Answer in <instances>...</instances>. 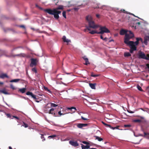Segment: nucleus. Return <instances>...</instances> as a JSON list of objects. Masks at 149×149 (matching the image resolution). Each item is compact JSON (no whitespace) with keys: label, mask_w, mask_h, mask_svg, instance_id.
I'll list each match as a JSON object with an SVG mask.
<instances>
[{"label":"nucleus","mask_w":149,"mask_h":149,"mask_svg":"<svg viewBox=\"0 0 149 149\" xmlns=\"http://www.w3.org/2000/svg\"><path fill=\"white\" fill-rule=\"evenodd\" d=\"M63 40L64 42H66L67 43L69 42L70 41H69L68 39H66L65 36H63Z\"/></svg>","instance_id":"b1692460"},{"label":"nucleus","mask_w":149,"mask_h":149,"mask_svg":"<svg viewBox=\"0 0 149 149\" xmlns=\"http://www.w3.org/2000/svg\"><path fill=\"white\" fill-rule=\"evenodd\" d=\"M120 34L121 35H125L124 41L125 40L127 37L129 39V40L134 37V35L132 32L131 31H127L124 29L121 30L120 31Z\"/></svg>","instance_id":"7ed1b4c3"},{"label":"nucleus","mask_w":149,"mask_h":149,"mask_svg":"<svg viewBox=\"0 0 149 149\" xmlns=\"http://www.w3.org/2000/svg\"><path fill=\"white\" fill-rule=\"evenodd\" d=\"M100 38L101 39H102V40H103L104 38H103V36L102 35V34H101V35H100Z\"/></svg>","instance_id":"5fc2aeb1"},{"label":"nucleus","mask_w":149,"mask_h":149,"mask_svg":"<svg viewBox=\"0 0 149 149\" xmlns=\"http://www.w3.org/2000/svg\"><path fill=\"white\" fill-rule=\"evenodd\" d=\"M147 134L146 133H144V135L145 136H146Z\"/></svg>","instance_id":"e2e57ef3"},{"label":"nucleus","mask_w":149,"mask_h":149,"mask_svg":"<svg viewBox=\"0 0 149 149\" xmlns=\"http://www.w3.org/2000/svg\"><path fill=\"white\" fill-rule=\"evenodd\" d=\"M119 127V126H117L116 127H113L111 126V127H110V128L112 129L113 130H114L115 129H118Z\"/></svg>","instance_id":"c756f323"},{"label":"nucleus","mask_w":149,"mask_h":149,"mask_svg":"<svg viewBox=\"0 0 149 149\" xmlns=\"http://www.w3.org/2000/svg\"><path fill=\"white\" fill-rule=\"evenodd\" d=\"M17 56H22L23 57H25L26 56L25 54L24 53L21 54H19L17 55Z\"/></svg>","instance_id":"c85d7f7f"},{"label":"nucleus","mask_w":149,"mask_h":149,"mask_svg":"<svg viewBox=\"0 0 149 149\" xmlns=\"http://www.w3.org/2000/svg\"><path fill=\"white\" fill-rule=\"evenodd\" d=\"M149 41V36H147L144 38V43L146 45H147L148 41Z\"/></svg>","instance_id":"f8f14e48"},{"label":"nucleus","mask_w":149,"mask_h":149,"mask_svg":"<svg viewBox=\"0 0 149 149\" xmlns=\"http://www.w3.org/2000/svg\"><path fill=\"white\" fill-rule=\"evenodd\" d=\"M96 16L97 17V18H99V16H100V15H98V14H97L96 15Z\"/></svg>","instance_id":"4d7b16f0"},{"label":"nucleus","mask_w":149,"mask_h":149,"mask_svg":"<svg viewBox=\"0 0 149 149\" xmlns=\"http://www.w3.org/2000/svg\"><path fill=\"white\" fill-rule=\"evenodd\" d=\"M63 6L60 5L58 7L53 9H45V11L50 15H53L54 17L56 19H58L59 17L58 15L61 13V11L58 10H63Z\"/></svg>","instance_id":"f257e3e1"},{"label":"nucleus","mask_w":149,"mask_h":149,"mask_svg":"<svg viewBox=\"0 0 149 149\" xmlns=\"http://www.w3.org/2000/svg\"><path fill=\"white\" fill-rule=\"evenodd\" d=\"M54 108H52L49 110L48 113L49 114H51L54 116H56L54 112Z\"/></svg>","instance_id":"4468645a"},{"label":"nucleus","mask_w":149,"mask_h":149,"mask_svg":"<svg viewBox=\"0 0 149 149\" xmlns=\"http://www.w3.org/2000/svg\"><path fill=\"white\" fill-rule=\"evenodd\" d=\"M88 27V26H86V29H85L84 30V32H86V31H87V30H88V29L87 28V27Z\"/></svg>","instance_id":"3c124183"},{"label":"nucleus","mask_w":149,"mask_h":149,"mask_svg":"<svg viewBox=\"0 0 149 149\" xmlns=\"http://www.w3.org/2000/svg\"><path fill=\"white\" fill-rule=\"evenodd\" d=\"M44 89L45 91H47V92H48L50 93H51V91H50V90H49L48 89V88L47 87H44Z\"/></svg>","instance_id":"2f4dec72"},{"label":"nucleus","mask_w":149,"mask_h":149,"mask_svg":"<svg viewBox=\"0 0 149 149\" xmlns=\"http://www.w3.org/2000/svg\"><path fill=\"white\" fill-rule=\"evenodd\" d=\"M86 19L88 24V27H87L88 31H90L91 28H92L93 29H96L98 28L99 27V25L96 24L95 23L94 21L93 20L91 16L88 15L86 16Z\"/></svg>","instance_id":"f03ea898"},{"label":"nucleus","mask_w":149,"mask_h":149,"mask_svg":"<svg viewBox=\"0 0 149 149\" xmlns=\"http://www.w3.org/2000/svg\"><path fill=\"white\" fill-rule=\"evenodd\" d=\"M36 102H39V101L38 100H36Z\"/></svg>","instance_id":"0e129e2a"},{"label":"nucleus","mask_w":149,"mask_h":149,"mask_svg":"<svg viewBox=\"0 0 149 149\" xmlns=\"http://www.w3.org/2000/svg\"><path fill=\"white\" fill-rule=\"evenodd\" d=\"M131 126V125H124L125 127H129Z\"/></svg>","instance_id":"ea45409f"},{"label":"nucleus","mask_w":149,"mask_h":149,"mask_svg":"<svg viewBox=\"0 0 149 149\" xmlns=\"http://www.w3.org/2000/svg\"><path fill=\"white\" fill-rule=\"evenodd\" d=\"M58 114L60 116H61V115H64L65 114V113H64V112H63V113H61V111H59L58 112Z\"/></svg>","instance_id":"473e14b6"},{"label":"nucleus","mask_w":149,"mask_h":149,"mask_svg":"<svg viewBox=\"0 0 149 149\" xmlns=\"http://www.w3.org/2000/svg\"><path fill=\"white\" fill-rule=\"evenodd\" d=\"M90 31L89 32V33L92 34H94L95 33L98 34V33L99 32L97 31L96 30H93L92 31Z\"/></svg>","instance_id":"6ab92c4d"},{"label":"nucleus","mask_w":149,"mask_h":149,"mask_svg":"<svg viewBox=\"0 0 149 149\" xmlns=\"http://www.w3.org/2000/svg\"><path fill=\"white\" fill-rule=\"evenodd\" d=\"M138 57L139 58H142L146 60L149 59V58L146 57L145 54L141 51L139 52Z\"/></svg>","instance_id":"423d86ee"},{"label":"nucleus","mask_w":149,"mask_h":149,"mask_svg":"<svg viewBox=\"0 0 149 149\" xmlns=\"http://www.w3.org/2000/svg\"><path fill=\"white\" fill-rule=\"evenodd\" d=\"M41 138L42 139V141H44L45 140V138H44V135L43 134H42L41 135Z\"/></svg>","instance_id":"a19ab883"},{"label":"nucleus","mask_w":149,"mask_h":149,"mask_svg":"<svg viewBox=\"0 0 149 149\" xmlns=\"http://www.w3.org/2000/svg\"><path fill=\"white\" fill-rule=\"evenodd\" d=\"M88 125V124L79 123L77 125V127L78 128H81L83 127L86 126Z\"/></svg>","instance_id":"9b49d317"},{"label":"nucleus","mask_w":149,"mask_h":149,"mask_svg":"<svg viewBox=\"0 0 149 149\" xmlns=\"http://www.w3.org/2000/svg\"><path fill=\"white\" fill-rule=\"evenodd\" d=\"M32 70L33 72H35V73H36L37 72V70L35 68H33Z\"/></svg>","instance_id":"c03bdc74"},{"label":"nucleus","mask_w":149,"mask_h":149,"mask_svg":"<svg viewBox=\"0 0 149 149\" xmlns=\"http://www.w3.org/2000/svg\"><path fill=\"white\" fill-rule=\"evenodd\" d=\"M94 137L95 138V140H97L99 141H101L103 140V139L98 136H95Z\"/></svg>","instance_id":"a211bd4d"},{"label":"nucleus","mask_w":149,"mask_h":149,"mask_svg":"<svg viewBox=\"0 0 149 149\" xmlns=\"http://www.w3.org/2000/svg\"><path fill=\"white\" fill-rule=\"evenodd\" d=\"M83 58L86 61V63L85 64V65H87L90 64L88 58H87L86 56L83 57Z\"/></svg>","instance_id":"ddd939ff"},{"label":"nucleus","mask_w":149,"mask_h":149,"mask_svg":"<svg viewBox=\"0 0 149 149\" xmlns=\"http://www.w3.org/2000/svg\"><path fill=\"white\" fill-rule=\"evenodd\" d=\"M82 143L84 144H87V145L89 144V143L88 142H86V141H84Z\"/></svg>","instance_id":"de8ad7c7"},{"label":"nucleus","mask_w":149,"mask_h":149,"mask_svg":"<svg viewBox=\"0 0 149 149\" xmlns=\"http://www.w3.org/2000/svg\"><path fill=\"white\" fill-rule=\"evenodd\" d=\"M82 149H88L90 148V146L89 145L85 146L82 144H81Z\"/></svg>","instance_id":"f3484780"},{"label":"nucleus","mask_w":149,"mask_h":149,"mask_svg":"<svg viewBox=\"0 0 149 149\" xmlns=\"http://www.w3.org/2000/svg\"><path fill=\"white\" fill-rule=\"evenodd\" d=\"M26 90V88H22L20 89L19 91L21 93H23L25 92Z\"/></svg>","instance_id":"4be33fe9"},{"label":"nucleus","mask_w":149,"mask_h":149,"mask_svg":"<svg viewBox=\"0 0 149 149\" xmlns=\"http://www.w3.org/2000/svg\"><path fill=\"white\" fill-rule=\"evenodd\" d=\"M53 1H54V3H55L56 5L57 4V3L58 2V0H52Z\"/></svg>","instance_id":"a18cd8bd"},{"label":"nucleus","mask_w":149,"mask_h":149,"mask_svg":"<svg viewBox=\"0 0 149 149\" xmlns=\"http://www.w3.org/2000/svg\"><path fill=\"white\" fill-rule=\"evenodd\" d=\"M71 111H74V110H71Z\"/></svg>","instance_id":"774afa93"},{"label":"nucleus","mask_w":149,"mask_h":149,"mask_svg":"<svg viewBox=\"0 0 149 149\" xmlns=\"http://www.w3.org/2000/svg\"><path fill=\"white\" fill-rule=\"evenodd\" d=\"M23 126H24L25 127H28V125L24 122H23Z\"/></svg>","instance_id":"4c0bfd02"},{"label":"nucleus","mask_w":149,"mask_h":149,"mask_svg":"<svg viewBox=\"0 0 149 149\" xmlns=\"http://www.w3.org/2000/svg\"><path fill=\"white\" fill-rule=\"evenodd\" d=\"M89 149H97L96 148H90Z\"/></svg>","instance_id":"680f3d73"},{"label":"nucleus","mask_w":149,"mask_h":149,"mask_svg":"<svg viewBox=\"0 0 149 149\" xmlns=\"http://www.w3.org/2000/svg\"><path fill=\"white\" fill-rule=\"evenodd\" d=\"M31 63L30 66L31 67H33V65H36V64L37 59L32 58L31 59Z\"/></svg>","instance_id":"0eeeda50"},{"label":"nucleus","mask_w":149,"mask_h":149,"mask_svg":"<svg viewBox=\"0 0 149 149\" xmlns=\"http://www.w3.org/2000/svg\"><path fill=\"white\" fill-rule=\"evenodd\" d=\"M81 118L82 119H83V120H88L87 118H85L84 117H83L82 116H81Z\"/></svg>","instance_id":"09e8293b"},{"label":"nucleus","mask_w":149,"mask_h":149,"mask_svg":"<svg viewBox=\"0 0 149 149\" xmlns=\"http://www.w3.org/2000/svg\"><path fill=\"white\" fill-rule=\"evenodd\" d=\"M107 38L106 37H105V38H104V39L103 40H104L105 41H107Z\"/></svg>","instance_id":"864d4df0"},{"label":"nucleus","mask_w":149,"mask_h":149,"mask_svg":"<svg viewBox=\"0 0 149 149\" xmlns=\"http://www.w3.org/2000/svg\"><path fill=\"white\" fill-rule=\"evenodd\" d=\"M113 41V40H111L110 41V42H111V41Z\"/></svg>","instance_id":"69168bd1"},{"label":"nucleus","mask_w":149,"mask_h":149,"mask_svg":"<svg viewBox=\"0 0 149 149\" xmlns=\"http://www.w3.org/2000/svg\"><path fill=\"white\" fill-rule=\"evenodd\" d=\"M136 41L135 42H133L134 43L133 45L135 46L137 45L139 43V41H141V42H142V39L141 38H136Z\"/></svg>","instance_id":"9d476101"},{"label":"nucleus","mask_w":149,"mask_h":149,"mask_svg":"<svg viewBox=\"0 0 149 149\" xmlns=\"http://www.w3.org/2000/svg\"><path fill=\"white\" fill-rule=\"evenodd\" d=\"M12 117H13V118H15V119H16L17 120H19V118L18 117H17V116H12Z\"/></svg>","instance_id":"37998d69"},{"label":"nucleus","mask_w":149,"mask_h":149,"mask_svg":"<svg viewBox=\"0 0 149 149\" xmlns=\"http://www.w3.org/2000/svg\"><path fill=\"white\" fill-rule=\"evenodd\" d=\"M125 40L124 41V43L130 47V52L131 53H132L134 51L136 50V47L133 45V41H129V39L127 37L126 38Z\"/></svg>","instance_id":"20e7f679"},{"label":"nucleus","mask_w":149,"mask_h":149,"mask_svg":"<svg viewBox=\"0 0 149 149\" xmlns=\"http://www.w3.org/2000/svg\"><path fill=\"white\" fill-rule=\"evenodd\" d=\"M127 111L128 112L130 113H134V111H132L130 110H127Z\"/></svg>","instance_id":"8fccbe9b"},{"label":"nucleus","mask_w":149,"mask_h":149,"mask_svg":"<svg viewBox=\"0 0 149 149\" xmlns=\"http://www.w3.org/2000/svg\"><path fill=\"white\" fill-rule=\"evenodd\" d=\"M2 93L5 94H8V93L6 92L5 89H3V90H0V93Z\"/></svg>","instance_id":"412c9836"},{"label":"nucleus","mask_w":149,"mask_h":149,"mask_svg":"<svg viewBox=\"0 0 149 149\" xmlns=\"http://www.w3.org/2000/svg\"><path fill=\"white\" fill-rule=\"evenodd\" d=\"M62 15L65 18H66V12L65 11H63L62 13Z\"/></svg>","instance_id":"72a5a7b5"},{"label":"nucleus","mask_w":149,"mask_h":149,"mask_svg":"<svg viewBox=\"0 0 149 149\" xmlns=\"http://www.w3.org/2000/svg\"><path fill=\"white\" fill-rule=\"evenodd\" d=\"M135 122H139L140 121V120L139 119L136 120H134Z\"/></svg>","instance_id":"603ef678"},{"label":"nucleus","mask_w":149,"mask_h":149,"mask_svg":"<svg viewBox=\"0 0 149 149\" xmlns=\"http://www.w3.org/2000/svg\"><path fill=\"white\" fill-rule=\"evenodd\" d=\"M121 10L122 12H123L124 13H125V12H126V11L125 10H124V9H123L122 10Z\"/></svg>","instance_id":"6e6d98bb"},{"label":"nucleus","mask_w":149,"mask_h":149,"mask_svg":"<svg viewBox=\"0 0 149 149\" xmlns=\"http://www.w3.org/2000/svg\"><path fill=\"white\" fill-rule=\"evenodd\" d=\"M67 109L68 110H72V109L74 110V111H72V112H74L76 110V108L74 107H71L67 108Z\"/></svg>","instance_id":"aec40b11"},{"label":"nucleus","mask_w":149,"mask_h":149,"mask_svg":"<svg viewBox=\"0 0 149 149\" xmlns=\"http://www.w3.org/2000/svg\"><path fill=\"white\" fill-rule=\"evenodd\" d=\"M137 24H138V25H140V22H138L137 23Z\"/></svg>","instance_id":"bf43d9fd"},{"label":"nucleus","mask_w":149,"mask_h":149,"mask_svg":"<svg viewBox=\"0 0 149 149\" xmlns=\"http://www.w3.org/2000/svg\"><path fill=\"white\" fill-rule=\"evenodd\" d=\"M138 17V18H139V19H141L143 20L142 19H141V18H139V17Z\"/></svg>","instance_id":"338daca9"},{"label":"nucleus","mask_w":149,"mask_h":149,"mask_svg":"<svg viewBox=\"0 0 149 149\" xmlns=\"http://www.w3.org/2000/svg\"><path fill=\"white\" fill-rule=\"evenodd\" d=\"M81 5H79L76 7H75L73 8V9L75 11H78L79 9L80 8V7L81 6Z\"/></svg>","instance_id":"bb28decb"},{"label":"nucleus","mask_w":149,"mask_h":149,"mask_svg":"<svg viewBox=\"0 0 149 149\" xmlns=\"http://www.w3.org/2000/svg\"><path fill=\"white\" fill-rule=\"evenodd\" d=\"M20 80V79H15L12 80L10 81V82H18Z\"/></svg>","instance_id":"a878e982"},{"label":"nucleus","mask_w":149,"mask_h":149,"mask_svg":"<svg viewBox=\"0 0 149 149\" xmlns=\"http://www.w3.org/2000/svg\"><path fill=\"white\" fill-rule=\"evenodd\" d=\"M91 76L92 77H95L99 76L98 75L94 74L93 72L91 73Z\"/></svg>","instance_id":"c9c22d12"},{"label":"nucleus","mask_w":149,"mask_h":149,"mask_svg":"<svg viewBox=\"0 0 149 149\" xmlns=\"http://www.w3.org/2000/svg\"><path fill=\"white\" fill-rule=\"evenodd\" d=\"M137 88L139 91H143V90L142 89L141 87H140L138 85L137 86Z\"/></svg>","instance_id":"f704fd0d"},{"label":"nucleus","mask_w":149,"mask_h":149,"mask_svg":"<svg viewBox=\"0 0 149 149\" xmlns=\"http://www.w3.org/2000/svg\"><path fill=\"white\" fill-rule=\"evenodd\" d=\"M7 116L8 118H10L11 119H13V117L11 116V115L9 113H8L7 114Z\"/></svg>","instance_id":"58836bf2"},{"label":"nucleus","mask_w":149,"mask_h":149,"mask_svg":"<svg viewBox=\"0 0 149 149\" xmlns=\"http://www.w3.org/2000/svg\"><path fill=\"white\" fill-rule=\"evenodd\" d=\"M26 95H30L32 98L35 100H36L37 99L36 97V96L33 94V93L30 91H28L26 93Z\"/></svg>","instance_id":"6e6552de"},{"label":"nucleus","mask_w":149,"mask_h":149,"mask_svg":"<svg viewBox=\"0 0 149 149\" xmlns=\"http://www.w3.org/2000/svg\"><path fill=\"white\" fill-rule=\"evenodd\" d=\"M57 105L55 104L54 103H51V107H55L57 106Z\"/></svg>","instance_id":"7c9ffc66"},{"label":"nucleus","mask_w":149,"mask_h":149,"mask_svg":"<svg viewBox=\"0 0 149 149\" xmlns=\"http://www.w3.org/2000/svg\"><path fill=\"white\" fill-rule=\"evenodd\" d=\"M10 87L13 90H14L15 89V87L12 84H11L10 85Z\"/></svg>","instance_id":"79ce46f5"},{"label":"nucleus","mask_w":149,"mask_h":149,"mask_svg":"<svg viewBox=\"0 0 149 149\" xmlns=\"http://www.w3.org/2000/svg\"><path fill=\"white\" fill-rule=\"evenodd\" d=\"M5 77L8 78V77L6 74H2L0 75V78L4 79Z\"/></svg>","instance_id":"dca6fc26"},{"label":"nucleus","mask_w":149,"mask_h":149,"mask_svg":"<svg viewBox=\"0 0 149 149\" xmlns=\"http://www.w3.org/2000/svg\"><path fill=\"white\" fill-rule=\"evenodd\" d=\"M56 135H51L50 136H49L48 137V138H54V137H56Z\"/></svg>","instance_id":"e433bc0d"},{"label":"nucleus","mask_w":149,"mask_h":149,"mask_svg":"<svg viewBox=\"0 0 149 149\" xmlns=\"http://www.w3.org/2000/svg\"><path fill=\"white\" fill-rule=\"evenodd\" d=\"M100 31L98 33V34H103L104 33H109L110 32L109 30L105 26H100L99 29Z\"/></svg>","instance_id":"39448f33"},{"label":"nucleus","mask_w":149,"mask_h":149,"mask_svg":"<svg viewBox=\"0 0 149 149\" xmlns=\"http://www.w3.org/2000/svg\"><path fill=\"white\" fill-rule=\"evenodd\" d=\"M36 7H39L40 9H42V8H41L40 7H39V6L37 5H36Z\"/></svg>","instance_id":"13d9d810"},{"label":"nucleus","mask_w":149,"mask_h":149,"mask_svg":"<svg viewBox=\"0 0 149 149\" xmlns=\"http://www.w3.org/2000/svg\"><path fill=\"white\" fill-rule=\"evenodd\" d=\"M19 26V27H20V28H23L24 29H25V26L24 25H20V26Z\"/></svg>","instance_id":"49530a36"},{"label":"nucleus","mask_w":149,"mask_h":149,"mask_svg":"<svg viewBox=\"0 0 149 149\" xmlns=\"http://www.w3.org/2000/svg\"><path fill=\"white\" fill-rule=\"evenodd\" d=\"M69 143L73 146L76 147L79 146V144L77 141H69Z\"/></svg>","instance_id":"1a4fd4ad"},{"label":"nucleus","mask_w":149,"mask_h":149,"mask_svg":"<svg viewBox=\"0 0 149 149\" xmlns=\"http://www.w3.org/2000/svg\"><path fill=\"white\" fill-rule=\"evenodd\" d=\"M93 7L94 9L102 8L101 7H100V4H96L95 6H93Z\"/></svg>","instance_id":"393cba45"},{"label":"nucleus","mask_w":149,"mask_h":149,"mask_svg":"<svg viewBox=\"0 0 149 149\" xmlns=\"http://www.w3.org/2000/svg\"><path fill=\"white\" fill-rule=\"evenodd\" d=\"M102 124L104 125L106 127H109L110 128V127H111V126L109 124H107V123H104V122H102Z\"/></svg>","instance_id":"cd10ccee"},{"label":"nucleus","mask_w":149,"mask_h":149,"mask_svg":"<svg viewBox=\"0 0 149 149\" xmlns=\"http://www.w3.org/2000/svg\"><path fill=\"white\" fill-rule=\"evenodd\" d=\"M3 84L2 82H0V84L3 85Z\"/></svg>","instance_id":"052dcab7"},{"label":"nucleus","mask_w":149,"mask_h":149,"mask_svg":"<svg viewBox=\"0 0 149 149\" xmlns=\"http://www.w3.org/2000/svg\"><path fill=\"white\" fill-rule=\"evenodd\" d=\"M124 56L125 57H129L131 56V54L129 52H125L124 53Z\"/></svg>","instance_id":"5701e85b"},{"label":"nucleus","mask_w":149,"mask_h":149,"mask_svg":"<svg viewBox=\"0 0 149 149\" xmlns=\"http://www.w3.org/2000/svg\"><path fill=\"white\" fill-rule=\"evenodd\" d=\"M96 83L92 84V83H89V85L91 87L92 89H95V86L96 85Z\"/></svg>","instance_id":"2eb2a0df"}]
</instances>
